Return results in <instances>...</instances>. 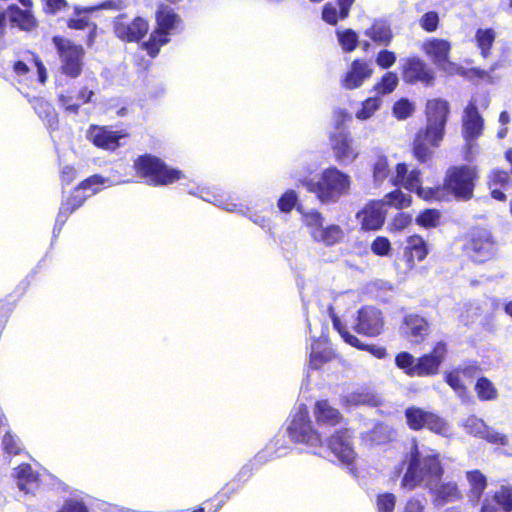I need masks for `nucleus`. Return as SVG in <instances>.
Returning <instances> with one entry per match:
<instances>
[{
	"label": "nucleus",
	"mask_w": 512,
	"mask_h": 512,
	"mask_svg": "<svg viewBox=\"0 0 512 512\" xmlns=\"http://www.w3.org/2000/svg\"><path fill=\"white\" fill-rule=\"evenodd\" d=\"M406 471L401 480V486L407 490L424 485L426 488L439 482L444 473L439 454L426 447L419 445L414 439L408 453H406Z\"/></svg>",
	"instance_id": "obj_1"
},
{
	"label": "nucleus",
	"mask_w": 512,
	"mask_h": 512,
	"mask_svg": "<svg viewBox=\"0 0 512 512\" xmlns=\"http://www.w3.org/2000/svg\"><path fill=\"white\" fill-rule=\"evenodd\" d=\"M449 113L448 101L441 98L427 101V125L417 132L413 141V154L419 162L428 161L432 155L431 147L439 146L445 133Z\"/></svg>",
	"instance_id": "obj_2"
},
{
	"label": "nucleus",
	"mask_w": 512,
	"mask_h": 512,
	"mask_svg": "<svg viewBox=\"0 0 512 512\" xmlns=\"http://www.w3.org/2000/svg\"><path fill=\"white\" fill-rule=\"evenodd\" d=\"M303 187L316 195L324 204L336 203L342 196L348 194L351 178L335 166L324 169L318 180L305 178L301 181Z\"/></svg>",
	"instance_id": "obj_3"
},
{
	"label": "nucleus",
	"mask_w": 512,
	"mask_h": 512,
	"mask_svg": "<svg viewBox=\"0 0 512 512\" xmlns=\"http://www.w3.org/2000/svg\"><path fill=\"white\" fill-rule=\"evenodd\" d=\"M133 166L137 174L153 186H166L185 178L181 170L168 166L152 154L138 156Z\"/></svg>",
	"instance_id": "obj_4"
},
{
	"label": "nucleus",
	"mask_w": 512,
	"mask_h": 512,
	"mask_svg": "<svg viewBox=\"0 0 512 512\" xmlns=\"http://www.w3.org/2000/svg\"><path fill=\"white\" fill-rule=\"evenodd\" d=\"M155 18L157 27L152 31L149 39L141 45L142 49L152 58L158 55L162 46L169 43L170 35L175 32L182 22L180 16L175 13L173 8L167 5L158 7Z\"/></svg>",
	"instance_id": "obj_5"
},
{
	"label": "nucleus",
	"mask_w": 512,
	"mask_h": 512,
	"mask_svg": "<svg viewBox=\"0 0 512 512\" xmlns=\"http://www.w3.org/2000/svg\"><path fill=\"white\" fill-rule=\"evenodd\" d=\"M287 431L292 441L306 445L315 455H323L324 445L320 434L313 426L305 405H299L297 411L292 415Z\"/></svg>",
	"instance_id": "obj_6"
},
{
	"label": "nucleus",
	"mask_w": 512,
	"mask_h": 512,
	"mask_svg": "<svg viewBox=\"0 0 512 512\" xmlns=\"http://www.w3.org/2000/svg\"><path fill=\"white\" fill-rule=\"evenodd\" d=\"M478 170L475 166H451L445 174L443 188L455 199L468 201L473 197Z\"/></svg>",
	"instance_id": "obj_7"
},
{
	"label": "nucleus",
	"mask_w": 512,
	"mask_h": 512,
	"mask_svg": "<svg viewBox=\"0 0 512 512\" xmlns=\"http://www.w3.org/2000/svg\"><path fill=\"white\" fill-rule=\"evenodd\" d=\"M53 43L59 55L62 73L72 79L79 77L84 66L83 47L59 36L53 37Z\"/></svg>",
	"instance_id": "obj_8"
},
{
	"label": "nucleus",
	"mask_w": 512,
	"mask_h": 512,
	"mask_svg": "<svg viewBox=\"0 0 512 512\" xmlns=\"http://www.w3.org/2000/svg\"><path fill=\"white\" fill-rule=\"evenodd\" d=\"M405 418L409 428L412 430L426 428L441 436L448 435L450 431L448 423L438 414L419 407H408L405 410Z\"/></svg>",
	"instance_id": "obj_9"
},
{
	"label": "nucleus",
	"mask_w": 512,
	"mask_h": 512,
	"mask_svg": "<svg viewBox=\"0 0 512 512\" xmlns=\"http://www.w3.org/2000/svg\"><path fill=\"white\" fill-rule=\"evenodd\" d=\"M466 254L476 263L490 260L496 253L497 247L487 229H474L464 246Z\"/></svg>",
	"instance_id": "obj_10"
},
{
	"label": "nucleus",
	"mask_w": 512,
	"mask_h": 512,
	"mask_svg": "<svg viewBox=\"0 0 512 512\" xmlns=\"http://www.w3.org/2000/svg\"><path fill=\"white\" fill-rule=\"evenodd\" d=\"M353 438V432L347 428L334 432L324 446L323 455L320 456L326 457L331 452L342 464L351 465L357 456Z\"/></svg>",
	"instance_id": "obj_11"
},
{
	"label": "nucleus",
	"mask_w": 512,
	"mask_h": 512,
	"mask_svg": "<svg viewBox=\"0 0 512 512\" xmlns=\"http://www.w3.org/2000/svg\"><path fill=\"white\" fill-rule=\"evenodd\" d=\"M421 172L420 170L413 169L408 172V166L405 163H399L396 166L395 176L392 178V183L395 186L402 185L410 192H416L418 196L424 199H431L438 197L440 189H424L421 187Z\"/></svg>",
	"instance_id": "obj_12"
},
{
	"label": "nucleus",
	"mask_w": 512,
	"mask_h": 512,
	"mask_svg": "<svg viewBox=\"0 0 512 512\" xmlns=\"http://www.w3.org/2000/svg\"><path fill=\"white\" fill-rule=\"evenodd\" d=\"M108 179L101 175H92L83 180L73 191L71 196L64 202L61 207L68 211L70 214L83 205L86 199L99 191L97 186L104 185Z\"/></svg>",
	"instance_id": "obj_13"
},
{
	"label": "nucleus",
	"mask_w": 512,
	"mask_h": 512,
	"mask_svg": "<svg viewBox=\"0 0 512 512\" xmlns=\"http://www.w3.org/2000/svg\"><path fill=\"white\" fill-rule=\"evenodd\" d=\"M402 77L407 84L421 82L426 86L433 85L435 73L429 65L419 57H409L402 68Z\"/></svg>",
	"instance_id": "obj_14"
},
{
	"label": "nucleus",
	"mask_w": 512,
	"mask_h": 512,
	"mask_svg": "<svg viewBox=\"0 0 512 512\" xmlns=\"http://www.w3.org/2000/svg\"><path fill=\"white\" fill-rule=\"evenodd\" d=\"M328 314L332 320L333 328L340 334L342 339L349 345L356 347L363 351H368L370 354L378 359H384L387 356V351L383 346L375 344H364L355 335L351 334L341 322L340 318L336 315L332 305L328 306Z\"/></svg>",
	"instance_id": "obj_15"
},
{
	"label": "nucleus",
	"mask_w": 512,
	"mask_h": 512,
	"mask_svg": "<svg viewBox=\"0 0 512 512\" xmlns=\"http://www.w3.org/2000/svg\"><path fill=\"white\" fill-rule=\"evenodd\" d=\"M446 354V343L443 341L437 342L431 352L417 358V372H414V374H416L417 377H427L438 374Z\"/></svg>",
	"instance_id": "obj_16"
},
{
	"label": "nucleus",
	"mask_w": 512,
	"mask_h": 512,
	"mask_svg": "<svg viewBox=\"0 0 512 512\" xmlns=\"http://www.w3.org/2000/svg\"><path fill=\"white\" fill-rule=\"evenodd\" d=\"M148 29V22L141 17L127 22L120 16L114 22L115 35L125 42H139L147 34Z\"/></svg>",
	"instance_id": "obj_17"
},
{
	"label": "nucleus",
	"mask_w": 512,
	"mask_h": 512,
	"mask_svg": "<svg viewBox=\"0 0 512 512\" xmlns=\"http://www.w3.org/2000/svg\"><path fill=\"white\" fill-rule=\"evenodd\" d=\"M384 326L382 312L371 306L363 307L358 311L356 330L367 336L379 335Z\"/></svg>",
	"instance_id": "obj_18"
},
{
	"label": "nucleus",
	"mask_w": 512,
	"mask_h": 512,
	"mask_svg": "<svg viewBox=\"0 0 512 512\" xmlns=\"http://www.w3.org/2000/svg\"><path fill=\"white\" fill-rule=\"evenodd\" d=\"M483 127L484 120L478 111L477 105L474 101H470L464 109L462 117V135L467 145L471 146V142L482 134Z\"/></svg>",
	"instance_id": "obj_19"
},
{
	"label": "nucleus",
	"mask_w": 512,
	"mask_h": 512,
	"mask_svg": "<svg viewBox=\"0 0 512 512\" xmlns=\"http://www.w3.org/2000/svg\"><path fill=\"white\" fill-rule=\"evenodd\" d=\"M400 331L410 342L419 344L429 334V323L418 314H407L403 318Z\"/></svg>",
	"instance_id": "obj_20"
},
{
	"label": "nucleus",
	"mask_w": 512,
	"mask_h": 512,
	"mask_svg": "<svg viewBox=\"0 0 512 512\" xmlns=\"http://www.w3.org/2000/svg\"><path fill=\"white\" fill-rule=\"evenodd\" d=\"M385 217L383 201H371L357 213L362 229L367 231L379 230L385 222Z\"/></svg>",
	"instance_id": "obj_21"
},
{
	"label": "nucleus",
	"mask_w": 512,
	"mask_h": 512,
	"mask_svg": "<svg viewBox=\"0 0 512 512\" xmlns=\"http://www.w3.org/2000/svg\"><path fill=\"white\" fill-rule=\"evenodd\" d=\"M331 142L335 159L340 165L351 164L357 158L358 151L353 147L349 133L339 131L332 136Z\"/></svg>",
	"instance_id": "obj_22"
},
{
	"label": "nucleus",
	"mask_w": 512,
	"mask_h": 512,
	"mask_svg": "<svg viewBox=\"0 0 512 512\" xmlns=\"http://www.w3.org/2000/svg\"><path fill=\"white\" fill-rule=\"evenodd\" d=\"M511 512L512 487L501 486L493 495L487 494L482 502L480 512Z\"/></svg>",
	"instance_id": "obj_23"
},
{
	"label": "nucleus",
	"mask_w": 512,
	"mask_h": 512,
	"mask_svg": "<svg viewBox=\"0 0 512 512\" xmlns=\"http://www.w3.org/2000/svg\"><path fill=\"white\" fill-rule=\"evenodd\" d=\"M93 96V90H89L87 87H83L77 93H74L73 90L62 91L58 95V101L59 104L64 107L67 113L76 115L79 113L81 104L91 102Z\"/></svg>",
	"instance_id": "obj_24"
},
{
	"label": "nucleus",
	"mask_w": 512,
	"mask_h": 512,
	"mask_svg": "<svg viewBox=\"0 0 512 512\" xmlns=\"http://www.w3.org/2000/svg\"><path fill=\"white\" fill-rule=\"evenodd\" d=\"M188 193L228 212H243L242 204L229 201L224 194H220L217 191H212L203 187H194L189 189Z\"/></svg>",
	"instance_id": "obj_25"
},
{
	"label": "nucleus",
	"mask_w": 512,
	"mask_h": 512,
	"mask_svg": "<svg viewBox=\"0 0 512 512\" xmlns=\"http://www.w3.org/2000/svg\"><path fill=\"white\" fill-rule=\"evenodd\" d=\"M372 68L368 62L356 59L351 63L349 71L342 80V85L349 90L360 87L372 75Z\"/></svg>",
	"instance_id": "obj_26"
},
{
	"label": "nucleus",
	"mask_w": 512,
	"mask_h": 512,
	"mask_svg": "<svg viewBox=\"0 0 512 512\" xmlns=\"http://www.w3.org/2000/svg\"><path fill=\"white\" fill-rule=\"evenodd\" d=\"M88 137L94 145L107 150H115L119 147L122 135L105 127L91 126L88 130Z\"/></svg>",
	"instance_id": "obj_27"
},
{
	"label": "nucleus",
	"mask_w": 512,
	"mask_h": 512,
	"mask_svg": "<svg viewBox=\"0 0 512 512\" xmlns=\"http://www.w3.org/2000/svg\"><path fill=\"white\" fill-rule=\"evenodd\" d=\"M422 49L441 69L448 62L451 44L445 39L432 38L423 43Z\"/></svg>",
	"instance_id": "obj_28"
},
{
	"label": "nucleus",
	"mask_w": 512,
	"mask_h": 512,
	"mask_svg": "<svg viewBox=\"0 0 512 512\" xmlns=\"http://www.w3.org/2000/svg\"><path fill=\"white\" fill-rule=\"evenodd\" d=\"M433 495L435 506L441 507L447 503L455 502L460 499V492L455 482H436L427 487Z\"/></svg>",
	"instance_id": "obj_29"
},
{
	"label": "nucleus",
	"mask_w": 512,
	"mask_h": 512,
	"mask_svg": "<svg viewBox=\"0 0 512 512\" xmlns=\"http://www.w3.org/2000/svg\"><path fill=\"white\" fill-rule=\"evenodd\" d=\"M35 113L45 123L47 129L52 132L58 129V114L53 105L42 97L29 98Z\"/></svg>",
	"instance_id": "obj_30"
},
{
	"label": "nucleus",
	"mask_w": 512,
	"mask_h": 512,
	"mask_svg": "<svg viewBox=\"0 0 512 512\" xmlns=\"http://www.w3.org/2000/svg\"><path fill=\"white\" fill-rule=\"evenodd\" d=\"M314 415L320 426H335L343 419L338 409L331 406L327 400H319L315 403Z\"/></svg>",
	"instance_id": "obj_31"
},
{
	"label": "nucleus",
	"mask_w": 512,
	"mask_h": 512,
	"mask_svg": "<svg viewBox=\"0 0 512 512\" xmlns=\"http://www.w3.org/2000/svg\"><path fill=\"white\" fill-rule=\"evenodd\" d=\"M364 35L382 46H389L393 39L389 22L383 19L374 20L372 25L364 31Z\"/></svg>",
	"instance_id": "obj_32"
},
{
	"label": "nucleus",
	"mask_w": 512,
	"mask_h": 512,
	"mask_svg": "<svg viewBox=\"0 0 512 512\" xmlns=\"http://www.w3.org/2000/svg\"><path fill=\"white\" fill-rule=\"evenodd\" d=\"M280 442V439L272 440L264 449L259 451L252 460H250L254 463L256 469H259L262 465L275 458H280L287 454L289 447L284 446V441H282L281 444Z\"/></svg>",
	"instance_id": "obj_33"
},
{
	"label": "nucleus",
	"mask_w": 512,
	"mask_h": 512,
	"mask_svg": "<svg viewBox=\"0 0 512 512\" xmlns=\"http://www.w3.org/2000/svg\"><path fill=\"white\" fill-rule=\"evenodd\" d=\"M14 476L18 488L25 493L34 492L39 485L38 474L35 473L29 464H21L15 468Z\"/></svg>",
	"instance_id": "obj_34"
},
{
	"label": "nucleus",
	"mask_w": 512,
	"mask_h": 512,
	"mask_svg": "<svg viewBox=\"0 0 512 512\" xmlns=\"http://www.w3.org/2000/svg\"><path fill=\"white\" fill-rule=\"evenodd\" d=\"M355 0H337L339 11L332 3H327L322 10V18L330 25H336L338 19H345L349 15L350 7Z\"/></svg>",
	"instance_id": "obj_35"
},
{
	"label": "nucleus",
	"mask_w": 512,
	"mask_h": 512,
	"mask_svg": "<svg viewBox=\"0 0 512 512\" xmlns=\"http://www.w3.org/2000/svg\"><path fill=\"white\" fill-rule=\"evenodd\" d=\"M8 17L13 26L24 31H31L36 26V20L31 12L22 10L16 5L9 7Z\"/></svg>",
	"instance_id": "obj_36"
},
{
	"label": "nucleus",
	"mask_w": 512,
	"mask_h": 512,
	"mask_svg": "<svg viewBox=\"0 0 512 512\" xmlns=\"http://www.w3.org/2000/svg\"><path fill=\"white\" fill-rule=\"evenodd\" d=\"M314 233L313 240L325 246H333L339 243L344 237L343 230L336 224L325 226L321 230H316Z\"/></svg>",
	"instance_id": "obj_37"
},
{
	"label": "nucleus",
	"mask_w": 512,
	"mask_h": 512,
	"mask_svg": "<svg viewBox=\"0 0 512 512\" xmlns=\"http://www.w3.org/2000/svg\"><path fill=\"white\" fill-rule=\"evenodd\" d=\"M444 380L453 389V391L457 394L463 403L469 401V392L462 381V377L459 374V371L453 369L449 372H446L444 375Z\"/></svg>",
	"instance_id": "obj_38"
},
{
	"label": "nucleus",
	"mask_w": 512,
	"mask_h": 512,
	"mask_svg": "<svg viewBox=\"0 0 512 512\" xmlns=\"http://www.w3.org/2000/svg\"><path fill=\"white\" fill-rule=\"evenodd\" d=\"M405 254L409 255L411 259L422 261L428 254L426 242L420 236H410L405 247Z\"/></svg>",
	"instance_id": "obj_39"
},
{
	"label": "nucleus",
	"mask_w": 512,
	"mask_h": 512,
	"mask_svg": "<svg viewBox=\"0 0 512 512\" xmlns=\"http://www.w3.org/2000/svg\"><path fill=\"white\" fill-rule=\"evenodd\" d=\"M466 477L471 486L472 497L479 501L487 487L486 476L479 470H472L466 473Z\"/></svg>",
	"instance_id": "obj_40"
},
{
	"label": "nucleus",
	"mask_w": 512,
	"mask_h": 512,
	"mask_svg": "<svg viewBox=\"0 0 512 512\" xmlns=\"http://www.w3.org/2000/svg\"><path fill=\"white\" fill-rule=\"evenodd\" d=\"M496 34L492 28L482 29L479 28L475 33V39L479 49L481 50V55L484 58H487L490 54V49L495 41Z\"/></svg>",
	"instance_id": "obj_41"
},
{
	"label": "nucleus",
	"mask_w": 512,
	"mask_h": 512,
	"mask_svg": "<svg viewBox=\"0 0 512 512\" xmlns=\"http://www.w3.org/2000/svg\"><path fill=\"white\" fill-rule=\"evenodd\" d=\"M475 391L481 401L495 400L498 396V391L494 384L484 376L477 379Z\"/></svg>",
	"instance_id": "obj_42"
},
{
	"label": "nucleus",
	"mask_w": 512,
	"mask_h": 512,
	"mask_svg": "<svg viewBox=\"0 0 512 512\" xmlns=\"http://www.w3.org/2000/svg\"><path fill=\"white\" fill-rule=\"evenodd\" d=\"M395 365L401 369L407 376L416 377L417 358L407 351H402L395 356Z\"/></svg>",
	"instance_id": "obj_43"
},
{
	"label": "nucleus",
	"mask_w": 512,
	"mask_h": 512,
	"mask_svg": "<svg viewBox=\"0 0 512 512\" xmlns=\"http://www.w3.org/2000/svg\"><path fill=\"white\" fill-rule=\"evenodd\" d=\"M399 83L398 75L395 72H386L381 80L374 85V91L379 95L392 93Z\"/></svg>",
	"instance_id": "obj_44"
},
{
	"label": "nucleus",
	"mask_w": 512,
	"mask_h": 512,
	"mask_svg": "<svg viewBox=\"0 0 512 512\" xmlns=\"http://www.w3.org/2000/svg\"><path fill=\"white\" fill-rule=\"evenodd\" d=\"M393 438L392 429L385 424H377L369 433V440L376 445L385 444Z\"/></svg>",
	"instance_id": "obj_45"
},
{
	"label": "nucleus",
	"mask_w": 512,
	"mask_h": 512,
	"mask_svg": "<svg viewBox=\"0 0 512 512\" xmlns=\"http://www.w3.org/2000/svg\"><path fill=\"white\" fill-rule=\"evenodd\" d=\"M382 201L384 202V205L386 204L396 208H404L410 205L411 196L409 194H405L399 189H396L386 194Z\"/></svg>",
	"instance_id": "obj_46"
},
{
	"label": "nucleus",
	"mask_w": 512,
	"mask_h": 512,
	"mask_svg": "<svg viewBox=\"0 0 512 512\" xmlns=\"http://www.w3.org/2000/svg\"><path fill=\"white\" fill-rule=\"evenodd\" d=\"M487 427L488 425L475 415L469 416L464 423L465 431L468 434L481 439L483 438L485 431H487Z\"/></svg>",
	"instance_id": "obj_47"
},
{
	"label": "nucleus",
	"mask_w": 512,
	"mask_h": 512,
	"mask_svg": "<svg viewBox=\"0 0 512 512\" xmlns=\"http://www.w3.org/2000/svg\"><path fill=\"white\" fill-rule=\"evenodd\" d=\"M320 341H314L311 345V352L309 358V366L312 369H319L330 358V352L319 350Z\"/></svg>",
	"instance_id": "obj_48"
},
{
	"label": "nucleus",
	"mask_w": 512,
	"mask_h": 512,
	"mask_svg": "<svg viewBox=\"0 0 512 512\" xmlns=\"http://www.w3.org/2000/svg\"><path fill=\"white\" fill-rule=\"evenodd\" d=\"M381 102L379 96L366 99L362 102V107L357 111L356 117L360 120L369 119L379 109Z\"/></svg>",
	"instance_id": "obj_49"
},
{
	"label": "nucleus",
	"mask_w": 512,
	"mask_h": 512,
	"mask_svg": "<svg viewBox=\"0 0 512 512\" xmlns=\"http://www.w3.org/2000/svg\"><path fill=\"white\" fill-rule=\"evenodd\" d=\"M414 110V104L407 98H401L392 107V113L398 120L407 119L413 114Z\"/></svg>",
	"instance_id": "obj_50"
},
{
	"label": "nucleus",
	"mask_w": 512,
	"mask_h": 512,
	"mask_svg": "<svg viewBox=\"0 0 512 512\" xmlns=\"http://www.w3.org/2000/svg\"><path fill=\"white\" fill-rule=\"evenodd\" d=\"M304 221L306 226L309 228V233L314 239V232L321 230L324 227V217L316 210H312L304 214Z\"/></svg>",
	"instance_id": "obj_51"
},
{
	"label": "nucleus",
	"mask_w": 512,
	"mask_h": 512,
	"mask_svg": "<svg viewBox=\"0 0 512 512\" xmlns=\"http://www.w3.org/2000/svg\"><path fill=\"white\" fill-rule=\"evenodd\" d=\"M338 41L342 49L346 52L353 51L358 44V36L355 31L347 29L337 33Z\"/></svg>",
	"instance_id": "obj_52"
},
{
	"label": "nucleus",
	"mask_w": 512,
	"mask_h": 512,
	"mask_svg": "<svg viewBox=\"0 0 512 512\" xmlns=\"http://www.w3.org/2000/svg\"><path fill=\"white\" fill-rule=\"evenodd\" d=\"M390 169L385 156H380L373 165V178L376 184H381L389 175Z\"/></svg>",
	"instance_id": "obj_53"
},
{
	"label": "nucleus",
	"mask_w": 512,
	"mask_h": 512,
	"mask_svg": "<svg viewBox=\"0 0 512 512\" xmlns=\"http://www.w3.org/2000/svg\"><path fill=\"white\" fill-rule=\"evenodd\" d=\"M298 201V194L295 190H287L278 199L277 206L283 213H289L295 207Z\"/></svg>",
	"instance_id": "obj_54"
},
{
	"label": "nucleus",
	"mask_w": 512,
	"mask_h": 512,
	"mask_svg": "<svg viewBox=\"0 0 512 512\" xmlns=\"http://www.w3.org/2000/svg\"><path fill=\"white\" fill-rule=\"evenodd\" d=\"M439 218V211L435 209H426L417 216L416 222L420 226L430 228L435 227L438 224Z\"/></svg>",
	"instance_id": "obj_55"
},
{
	"label": "nucleus",
	"mask_w": 512,
	"mask_h": 512,
	"mask_svg": "<svg viewBox=\"0 0 512 512\" xmlns=\"http://www.w3.org/2000/svg\"><path fill=\"white\" fill-rule=\"evenodd\" d=\"M243 212H238L241 215L246 216L249 220H251L254 224L260 226L263 230L267 232H271L272 225L270 219L265 216L259 214L258 212H252L247 207L242 205Z\"/></svg>",
	"instance_id": "obj_56"
},
{
	"label": "nucleus",
	"mask_w": 512,
	"mask_h": 512,
	"mask_svg": "<svg viewBox=\"0 0 512 512\" xmlns=\"http://www.w3.org/2000/svg\"><path fill=\"white\" fill-rule=\"evenodd\" d=\"M378 512H393L396 505V496L393 493H382L376 499Z\"/></svg>",
	"instance_id": "obj_57"
},
{
	"label": "nucleus",
	"mask_w": 512,
	"mask_h": 512,
	"mask_svg": "<svg viewBox=\"0 0 512 512\" xmlns=\"http://www.w3.org/2000/svg\"><path fill=\"white\" fill-rule=\"evenodd\" d=\"M420 27L426 32H434L439 26V15L435 11L423 14L419 20Z\"/></svg>",
	"instance_id": "obj_58"
},
{
	"label": "nucleus",
	"mask_w": 512,
	"mask_h": 512,
	"mask_svg": "<svg viewBox=\"0 0 512 512\" xmlns=\"http://www.w3.org/2000/svg\"><path fill=\"white\" fill-rule=\"evenodd\" d=\"M371 399L372 397L368 393L358 391L347 393L343 397L344 403L348 406L369 404Z\"/></svg>",
	"instance_id": "obj_59"
},
{
	"label": "nucleus",
	"mask_w": 512,
	"mask_h": 512,
	"mask_svg": "<svg viewBox=\"0 0 512 512\" xmlns=\"http://www.w3.org/2000/svg\"><path fill=\"white\" fill-rule=\"evenodd\" d=\"M482 439L486 440L491 444L499 446H506L509 443L507 435L498 432L497 430L490 426L487 427V431H485V434Z\"/></svg>",
	"instance_id": "obj_60"
},
{
	"label": "nucleus",
	"mask_w": 512,
	"mask_h": 512,
	"mask_svg": "<svg viewBox=\"0 0 512 512\" xmlns=\"http://www.w3.org/2000/svg\"><path fill=\"white\" fill-rule=\"evenodd\" d=\"M397 56L395 52L383 49L376 56V64L382 69H389L396 62Z\"/></svg>",
	"instance_id": "obj_61"
},
{
	"label": "nucleus",
	"mask_w": 512,
	"mask_h": 512,
	"mask_svg": "<svg viewBox=\"0 0 512 512\" xmlns=\"http://www.w3.org/2000/svg\"><path fill=\"white\" fill-rule=\"evenodd\" d=\"M371 250L378 256H386L391 250V244L388 238L384 236H378L374 239L371 244Z\"/></svg>",
	"instance_id": "obj_62"
},
{
	"label": "nucleus",
	"mask_w": 512,
	"mask_h": 512,
	"mask_svg": "<svg viewBox=\"0 0 512 512\" xmlns=\"http://www.w3.org/2000/svg\"><path fill=\"white\" fill-rule=\"evenodd\" d=\"M3 449L8 454L17 455L21 451L20 441L17 437L7 432L2 440Z\"/></svg>",
	"instance_id": "obj_63"
},
{
	"label": "nucleus",
	"mask_w": 512,
	"mask_h": 512,
	"mask_svg": "<svg viewBox=\"0 0 512 512\" xmlns=\"http://www.w3.org/2000/svg\"><path fill=\"white\" fill-rule=\"evenodd\" d=\"M426 503L424 497H412L407 501L403 512H425Z\"/></svg>",
	"instance_id": "obj_64"
}]
</instances>
